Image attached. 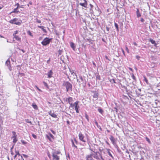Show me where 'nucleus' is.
I'll list each match as a JSON object with an SVG mask.
<instances>
[{
	"instance_id": "59",
	"label": "nucleus",
	"mask_w": 160,
	"mask_h": 160,
	"mask_svg": "<svg viewBox=\"0 0 160 160\" xmlns=\"http://www.w3.org/2000/svg\"><path fill=\"white\" fill-rule=\"evenodd\" d=\"M92 63H93V64L96 67V64L94 62H93Z\"/></svg>"
},
{
	"instance_id": "13",
	"label": "nucleus",
	"mask_w": 160,
	"mask_h": 160,
	"mask_svg": "<svg viewBox=\"0 0 160 160\" xmlns=\"http://www.w3.org/2000/svg\"><path fill=\"white\" fill-rule=\"evenodd\" d=\"M110 139L112 143L113 144H114L115 142V139L112 136H110Z\"/></svg>"
},
{
	"instance_id": "45",
	"label": "nucleus",
	"mask_w": 160,
	"mask_h": 160,
	"mask_svg": "<svg viewBox=\"0 0 160 160\" xmlns=\"http://www.w3.org/2000/svg\"><path fill=\"white\" fill-rule=\"evenodd\" d=\"M22 155L25 158H27L28 157V155H27L23 154Z\"/></svg>"
},
{
	"instance_id": "56",
	"label": "nucleus",
	"mask_w": 160,
	"mask_h": 160,
	"mask_svg": "<svg viewBox=\"0 0 160 160\" xmlns=\"http://www.w3.org/2000/svg\"><path fill=\"white\" fill-rule=\"evenodd\" d=\"M133 44L136 46H137V44L136 42H133Z\"/></svg>"
},
{
	"instance_id": "52",
	"label": "nucleus",
	"mask_w": 160,
	"mask_h": 160,
	"mask_svg": "<svg viewBox=\"0 0 160 160\" xmlns=\"http://www.w3.org/2000/svg\"><path fill=\"white\" fill-rule=\"evenodd\" d=\"M50 59L49 58V59L48 60L47 62V63H48V64H49L50 63Z\"/></svg>"
},
{
	"instance_id": "33",
	"label": "nucleus",
	"mask_w": 160,
	"mask_h": 160,
	"mask_svg": "<svg viewBox=\"0 0 160 160\" xmlns=\"http://www.w3.org/2000/svg\"><path fill=\"white\" fill-rule=\"evenodd\" d=\"M59 55H61L62 52V50H59L58 51Z\"/></svg>"
},
{
	"instance_id": "62",
	"label": "nucleus",
	"mask_w": 160,
	"mask_h": 160,
	"mask_svg": "<svg viewBox=\"0 0 160 160\" xmlns=\"http://www.w3.org/2000/svg\"><path fill=\"white\" fill-rule=\"evenodd\" d=\"M112 80H113V82H114V83H115L116 82H115V80L114 79H113Z\"/></svg>"
},
{
	"instance_id": "57",
	"label": "nucleus",
	"mask_w": 160,
	"mask_h": 160,
	"mask_svg": "<svg viewBox=\"0 0 160 160\" xmlns=\"http://www.w3.org/2000/svg\"><path fill=\"white\" fill-rule=\"evenodd\" d=\"M16 87H17V90L18 91V88L20 90V88H19V86L18 85H17L16 86Z\"/></svg>"
},
{
	"instance_id": "63",
	"label": "nucleus",
	"mask_w": 160,
	"mask_h": 160,
	"mask_svg": "<svg viewBox=\"0 0 160 160\" xmlns=\"http://www.w3.org/2000/svg\"><path fill=\"white\" fill-rule=\"evenodd\" d=\"M17 154H16V155L14 156V158H15L17 157Z\"/></svg>"
},
{
	"instance_id": "47",
	"label": "nucleus",
	"mask_w": 160,
	"mask_h": 160,
	"mask_svg": "<svg viewBox=\"0 0 160 160\" xmlns=\"http://www.w3.org/2000/svg\"><path fill=\"white\" fill-rule=\"evenodd\" d=\"M74 141L75 142L76 144H78V141L76 140V139L75 138H74Z\"/></svg>"
},
{
	"instance_id": "41",
	"label": "nucleus",
	"mask_w": 160,
	"mask_h": 160,
	"mask_svg": "<svg viewBox=\"0 0 160 160\" xmlns=\"http://www.w3.org/2000/svg\"><path fill=\"white\" fill-rule=\"evenodd\" d=\"M18 33V31H16L13 34V35H16V34Z\"/></svg>"
},
{
	"instance_id": "22",
	"label": "nucleus",
	"mask_w": 160,
	"mask_h": 160,
	"mask_svg": "<svg viewBox=\"0 0 160 160\" xmlns=\"http://www.w3.org/2000/svg\"><path fill=\"white\" fill-rule=\"evenodd\" d=\"M98 96V93H94V95H93V97L94 98L97 99Z\"/></svg>"
},
{
	"instance_id": "8",
	"label": "nucleus",
	"mask_w": 160,
	"mask_h": 160,
	"mask_svg": "<svg viewBox=\"0 0 160 160\" xmlns=\"http://www.w3.org/2000/svg\"><path fill=\"white\" fill-rule=\"evenodd\" d=\"M83 2H81L79 3V5L82 6L84 7V8H87L88 5V3L86 0H83Z\"/></svg>"
},
{
	"instance_id": "3",
	"label": "nucleus",
	"mask_w": 160,
	"mask_h": 160,
	"mask_svg": "<svg viewBox=\"0 0 160 160\" xmlns=\"http://www.w3.org/2000/svg\"><path fill=\"white\" fill-rule=\"evenodd\" d=\"M52 38H45L41 42V44L44 45L46 46L49 44L50 41Z\"/></svg>"
},
{
	"instance_id": "55",
	"label": "nucleus",
	"mask_w": 160,
	"mask_h": 160,
	"mask_svg": "<svg viewBox=\"0 0 160 160\" xmlns=\"http://www.w3.org/2000/svg\"><path fill=\"white\" fill-rule=\"evenodd\" d=\"M67 123L68 125H69V124H70V122H69V121H68V120H67Z\"/></svg>"
},
{
	"instance_id": "35",
	"label": "nucleus",
	"mask_w": 160,
	"mask_h": 160,
	"mask_svg": "<svg viewBox=\"0 0 160 160\" xmlns=\"http://www.w3.org/2000/svg\"><path fill=\"white\" fill-rule=\"evenodd\" d=\"M32 136L35 139H36L37 138V136L34 134H32Z\"/></svg>"
},
{
	"instance_id": "64",
	"label": "nucleus",
	"mask_w": 160,
	"mask_h": 160,
	"mask_svg": "<svg viewBox=\"0 0 160 160\" xmlns=\"http://www.w3.org/2000/svg\"><path fill=\"white\" fill-rule=\"evenodd\" d=\"M129 69L131 70H132V69L130 68H129Z\"/></svg>"
},
{
	"instance_id": "26",
	"label": "nucleus",
	"mask_w": 160,
	"mask_h": 160,
	"mask_svg": "<svg viewBox=\"0 0 160 160\" xmlns=\"http://www.w3.org/2000/svg\"><path fill=\"white\" fill-rule=\"evenodd\" d=\"M27 32V33L31 37H32L33 36L32 33L29 30Z\"/></svg>"
},
{
	"instance_id": "40",
	"label": "nucleus",
	"mask_w": 160,
	"mask_h": 160,
	"mask_svg": "<svg viewBox=\"0 0 160 160\" xmlns=\"http://www.w3.org/2000/svg\"><path fill=\"white\" fill-rule=\"evenodd\" d=\"M22 141V143L24 145H25L27 143V142L25 141Z\"/></svg>"
},
{
	"instance_id": "27",
	"label": "nucleus",
	"mask_w": 160,
	"mask_h": 160,
	"mask_svg": "<svg viewBox=\"0 0 160 160\" xmlns=\"http://www.w3.org/2000/svg\"><path fill=\"white\" fill-rule=\"evenodd\" d=\"M71 142H72V146H73V147H75V148H77V147L75 145L73 140L72 139H71Z\"/></svg>"
},
{
	"instance_id": "49",
	"label": "nucleus",
	"mask_w": 160,
	"mask_h": 160,
	"mask_svg": "<svg viewBox=\"0 0 160 160\" xmlns=\"http://www.w3.org/2000/svg\"><path fill=\"white\" fill-rule=\"evenodd\" d=\"M105 58H106V59L108 60H109V61H110V59L108 58V56H107L106 55V56H105Z\"/></svg>"
},
{
	"instance_id": "29",
	"label": "nucleus",
	"mask_w": 160,
	"mask_h": 160,
	"mask_svg": "<svg viewBox=\"0 0 160 160\" xmlns=\"http://www.w3.org/2000/svg\"><path fill=\"white\" fill-rule=\"evenodd\" d=\"M85 118H86V119H87V121L88 122L89 121V117L86 113H85Z\"/></svg>"
},
{
	"instance_id": "36",
	"label": "nucleus",
	"mask_w": 160,
	"mask_h": 160,
	"mask_svg": "<svg viewBox=\"0 0 160 160\" xmlns=\"http://www.w3.org/2000/svg\"><path fill=\"white\" fill-rule=\"evenodd\" d=\"M96 78L97 79H98L99 80H100L101 79V77H100V75H97L96 76Z\"/></svg>"
},
{
	"instance_id": "6",
	"label": "nucleus",
	"mask_w": 160,
	"mask_h": 160,
	"mask_svg": "<svg viewBox=\"0 0 160 160\" xmlns=\"http://www.w3.org/2000/svg\"><path fill=\"white\" fill-rule=\"evenodd\" d=\"M17 19L15 18L13 19L10 20L9 22L10 23L19 25L20 24V22H17Z\"/></svg>"
},
{
	"instance_id": "5",
	"label": "nucleus",
	"mask_w": 160,
	"mask_h": 160,
	"mask_svg": "<svg viewBox=\"0 0 160 160\" xmlns=\"http://www.w3.org/2000/svg\"><path fill=\"white\" fill-rule=\"evenodd\" d=\"M94 157L97 160H104L101 154L99 152H97L96 153V154Z\"/></svg>"
},
{
	"instance_id": "48",
	"label": "nucleus",
	"mask_w": 160,
	"mask_h": 160,
	"mask_svg": "<svg viewBox=\"0 0 160 160\" xmlns=\"http://www.w3.org/2000/svg\"><path fill=\"white\" fill-rule=\"evenodd\" d=\"M136 58L138 59L139 60L140 58V57L139 56L137 55L136 56Z\"/></svg>"
},
{
	"instance_id": "42",
	"label": "nucleus",
	"mask_w": 160,
	"mask_h": 160,
	"mask_svg": "<svg viewBox=\"0 0 160 160\" xmlns=\"http://www.w3.org/2000/svg\"><path fill=\"white\" fill-rule=\"evenodd\" d=\"M126 50L127 52L128 53H129V49H128V48L127 47V46H126Z\"/></svg>"
},
{
	"instance_id": "16",
	"label": "nucleus",
	"mask_w": 160,
	"mask_h": 160,
	"mask_svg": "<svg viewBox=\"0 0 160 160\" xmlns=\"http://www.w3.org/2000/svg\"><path fill=\"white\" fill-rule=\"evenodd\" d=\"M136 14L137 17L138 18L140 17L141 16V14L138 8L137 9Z\"/></svg>"
},
{
	"instance_id": "9",
	"label": "nucleus",
	"mask_w": 160,
	"mask_h": 160,
	"mask_svg": "<svg viewBox=\"0 0 160 160\" xmlns=\"http://www.w3.org/2000/svg\"><path fill=\"white\" fill-rule=\"evenodd\" d=\"M5 64L6 65L8 68L10 70H11V67L10 66V61L9 59H8L5 62Z\"/></svg>"
},
{
	"instance_id": "46",
	"label": "nucleus",
	"mask_w": 160,
	"mask_h": 160,
	"mask_svg": "<svg viewBox=\"0 0 160 160\" xmlns=\"http://www.w3.org/2000/svg\"><path fill=\"white\" fill-rule=\"evenodd\" d=\"M16 154H17V155H18V156H20V154L19 153V152L18 151H16Z\"/></svg>"
},
{
	"instance_id": "30",
	"label": "nucleus",
	"mask_w": 160,
	"mask_h": 160,
	"mask_svg": "<svg viewBox=\"0 0 160 160\" xmlns=\"http://www.w3.org/2000/svg\"><path fill=\"white\" fill-rule=\"evenodd\" d=\"M43 83L45 86H46L48 88H49V86L46 82H43Z\"/></svg>"
},
{
	"instance_id": "10",
	"label": "nucleus",
	"mask_w": 160,
	"mask_h": 160,
	"mask_svg": "<svg viewBox=\"0 0 160 160\" xmlns=\"http://www.w3.org/2000/svg\"><path fill=\"white\" fill-rule=\"evenodd\" d=\"M52 156L53 157V160H59V157L55 153H52Z\"/></svg>"
},
{
	"instance_id": "39",
	"label": "nucleus",
	"mask_w": 160,
	"mask_h": 160,
	"mask_svg": "<svg viewBox=\"0 0 160 160\" xmlns=\"http://www.w3.org/2000/svg\"><path fill=\"white\" fill-rule=\"evenodd\" d=\"M53 153H55L56 155L59 154L60 153V152L58 151H57L55 152H53Z\"/></svg>"
},
{
	"instance_id": "31",
	"label": "nucleus",
	"mask_w": 160,
	"mask_h": 160,
	"mask_svg": "<svg viewBox=\"0 0 160 160\" xmlns=\"http://www.w3.org/2000/svg\"><path fill=\"white\" fill-rule=\"evenodd\" d=\"M145 138H146V141L148 142L149 143H151V141H150V140L149 138H147V137H146Z\"/></svg>"
},
{
	"instance_id": "11",
	"label": "nucleus",
	"mask_w": 160,
	"mask_h": 160,
	"mask_svg": "<svg viewBox=\"0 0 160 160\" xmlns=\"http://www.w3.org/2000/svg\"><path fill=\"white\" fill-rule=\"evenodd\" d=\"M86 160H94L93 158V155L90 154L86 156Z\"/></svg>"
},
{
	"instance_id": "4",
	"label": "nucleus",
	"mask_w": 160,
	"mask_h": 160,
	"mask_svg": "<svg viewBox=\"0 0 160 160\" xmlns=\"http://www.w3.org/2000/svg\"><path fill=\"white\" fill-rule=\"evenodd\" d=\"M78 137L80 141L83 142H86V138L81 132H80L79 133Z\"/></svg>"
},
{
	"instance_id": "38",
	"label": "nucleus",
	"mask_w": 160,
	"mask_h": 160,
	"mask_svg": "<svg viewBox=\"0 0 160 160\" xmlns=\"http://www.w3.org/2000/svg\"><path fill=\"white\" fill-rule=\"evenodd\" d=\"M36 22L38 23H40L41 22V21L40 20L38 19L37 18L36 19Z\"/></svg>"
},
{
	"instance_id": "53",
	"label": "nucleus",
	"mask_w": 160,
	"mask_h": 160,
	"mask_svg": "<svg viewBox=\"0 0 160 160\" xmlns=\"http://www.w3.org/2000/svg\"><path fill=\"white\" fill-rule=\"evenodd\" d=\"M3 7V6L1 4H0V10L2 9Z\"/></svg>"
},
{
	"instance_id": "51",
	"label": "nucleus",
	"mask_w": 160,
	"mask_h": 160,
	"mask_svg": "<svg viewBox=\"0 0 160 160\" xmlns=\"http://www.w3.org/2000/svg\"><path fill=\"white\" fill-rule=\"evenodd\" d=\"M141 21L142 22H143L144 21V20L142 18L141 19Z\"/></svg>"
},
{
	"instance_id": "37",
	"label": "nucleus",
	"mask_w": 160,
	"mask_h": 160,
	"mask_svg": "<svg viewBox=\"0 0 160 160\" xmlns=\"http://www.w3.org/2000/svg\"><path fill=\"white\" fill-rule=\"evenodd\" d=\"M98 111L101 113H102L103 112V110L101 109H98Z\"/></svg>"
},
{
	"instance_id": "17",
	"label": "nucleus",
	"mask_w": 160,
	"mask_h": 160,
	"mask_svg": "<svg viewBox=\"0 0 160 160\" xmlns=\"http://www.w3.org/2000/svg\"><path fill=\"white\" fill-rule=\"evenodd\" d=\"M38 27L40 28L45 33L47 32V31L45 29L44 27V26H38Z\"/></svg>"
},
{
	"instance_id": "61",
	"label": "nucleus",
	"mask_w": 160,
	"mask_h": 160,
	"mask_svg": "<svg viewBox=\"0 0 160 160\" xmlns=\"http://www.w3.org/2000/svg\"><path fill=\"white\" fill-rule=\"evenodd\" d=\"M106 143L108 145H110L109 143L107 141H106Z\"/></svg>"
},
{
	"instance_id": "50",
	"label": "nucleus",
	"mask_w": 160,
	"mask_h": 160,
	"mask_svg": "<svg viewBox=\"0 0 160 160\" xmlns=\"http://www.w3.org/2000/svg\"><path fill=\"white\" fill-rule=\"evenodd\" d=\"M17 47L18 49H19V50H20V48L19 47V44H17Z\"/></svg>"
},
{
	"instance_id": "18",
	"label": "nucleus",
	"mask_w": 160,
	"mask_h": 160,
	"mask_svg": "<svg viewBox=\"0 0 160 160\" xmlns=\"http://www.w3.org/2000/svg\"><path fill=\"white\" fill-rule=\"evenodd\" d=\"M70 45L71 47L73 49V50H75L76 47L74 44L73 42H71L70 43Z\"/></svg>"
},
{
	"instance_id": "58",
	"label": "nucleus",
	"mask_w": 160,
	"mask_h": 160,
	"mask_svg": "<svg viewBox=\"0 0 160 160\" xmlns=\"http://www.w3.org/2000/svg\"><path fill=\"white\" fill-rule=\"evenodd\" d=\"M27 122L29 123H31V121H29L28 120V119L27 120Z\"/></svg>"
},
{
	"instance_id": "44",
	"label": "nucleus",
	"mask_w": 160,
	"mask_h": 160,
	"mask_svg": "<svg viewBox=\"0 0 160 160\" xmlns=\"http://www.w3.org/2000/svg\"><path fill=\"white\" fill-rule=\"evenodd\" d=\"M121 49H122V52L123 55L124 56H125V52H124V50H123V49L122 48Z\"/></svg>"
},
{
	"instance_id": "2",
	"label": "nucleus",
	"mask_w": 160,
	"mask_h": 160,
	"mask_svg": "<svg viewBox=\"0 0 160 160\" xmlns=\"http://www.w3.org/2000/svg\"><path fill=\"white\" fill-rule=\"evenodd\" d=\"M78 101H76L73 104H71L70 105L71 107H74V109L75 110H76V112L77 113H79V109L80 108L78 104Z\"/></svg>"
},
{
	"instance_id": "60",
	"label": "nucleus",
	"mask_w": 160,
	"mask_h": 160,
	"mask_svg": "<svg viewBox=\"0 0 160 160\" xmlns=\"http://www.w3.org/2000/svg\"><path fill=\"white\" fill-rule=\"evenodd\" d=\"M95 124H96V125H97V126H98V123L96 121V122H95Z\"/></svg>"
},
{
	"instance_id": "19",
	"label": "nucleus",
	"mask_w": 160,
	"mask_h": 160,
	"mask_svg": "<svg viewBox=\"0 0 160 160\" xmlns=\"http://www.w3.org/2000/svg\"><path fill=\"white\" fill-rule=\"evenodd\" d=\"M32 106L35 109L38 110V107L35 103H33L32 104Z\"/></svg>"
},
{
	"instance_id": "54",
	"label": "nucleus",
	"mask_w": 160,
	"mask_h": 160,
	"mask_svg": "<svg viewBox=\"0 0 160 160\" xmlns=\"http://www.w3.org/2000/svg\"><path fill=\"white\" fill-rule=\"evenodd\" d=\"M36 88L39 91H41V89H40L37 86H35Z\"/></svg>"
},
{
	"instance_id": "25",
	"label": "nucleus",
	"mask_w": 160,
	"mask_h": 160,
	"mask_svg": "<svg viewBox=\"0 0 160 160\" xmlns=\"http://www.w3.org/2000/svg\"><path fill=\"white\" fill-rule=\"evenodd\" d=\"M144 80L146 82V83L147 84H148L149 83H148V80L147 79L146 77L145 76H144Z\"/></svg>"
},
{
	"instance_id": "14",
	"label": "nucleus",
	"mask_w": 160,
	"mask_h": 160,
	"mask_svg": "<svg viewBox=\"0 0 160 160\" xmlns=\"http://www.w3.org/2000/svg\"><path fill=\"white\" fill-rule=\"evenodd\" d=\"M49 114L52 117L54 118H57V115L53 112H52V111H50L49 112Z\"/></svg>"
},
{
	"instance_id": "21",
	"label": "nucleus",
	"mask_w": 160,
	"mask_h": 160,
	"mask_svg": "<svg viewBox=\"0 0 160 160\" xmlns=\"http://www.w3.org/2000/svg\"><path fill=\"white\" fill-rule=\"evenodd\" d=\"M14 36V39L17 40L18 41L20 40V38H19L18 36L17 35H13Z\"/></svg>"
},
{
	"instance_id": "23",
	"label": "nucleus",
	"mask_w": 160,
	"mask_h": 160,
	"mask_svg": "<svg viewBox=\"0 0 160 160\" xmlns=\"http://www.w3.org/2000/svg\"><path fill=\"white\" fill-rule=\"evenodd\" d=\"M106 150L108 152V153L109 155L111 156V157H112V155L111 154V152H110V149H106Z\"/></svg>"
},
{
	"instance_id": "43",
	"label": "nucleus",
	"mask_w": 160,
	"mask_h": 160,
	"mask_svg": "<svg viewBox=\"0 0 160 160\" xmlns=\"http://www.w3.org/2000/svg\"><path fill=\"white\" fill-rule=\"evenodd\" d=\"M51 131L53 134H56V132L52 130H51Z\"/></svg>"
},
{
	"instance_id": "28",
	"label": "nucleus",
	"mask_w": 160,
	"mask_h": 160,
	"mask_svg": "<svg viewBox=\"0 0 160 160\" xmlns=\"http://www.w3.org/2000/svg\"><path fill=\"white\" fill-rule=\"evenodd\" d=\"M5 104V102H2V101H0V105L1 106H3Z\"/></svg>"
},
{
	"instance_id": "12",
	"label": "nucleus",
	"mask_w": 160,
	"mask_h": 160,
	"mask_svg": "<svg viewBox=\"0 0 160 160\" xmlns=\"http://www.w3.org/2000/svg\"><path fill=\"white\" fill-rule=\"evenodd\" d=\"M49 136L47 135V137L50 141H52L54 139V136L50 133H49Z\"/></svg>"
},
{
	"instance_id": "32",
	"label": "nucleus",
	"mask_w": 160,
	"mask_h": 160,
	"mask_svg": "<svg viewBox=\"0 0 160 160\" xmlns=\"http://www.w3.org/2000/svg\"><path fill=\"white\" fill-rule=\"evenodd\" d=\"M12 138H14L13 139V142L14 143L16 142L17 141V140L16 139V137H15V136H14L12 137Z\"/></svg>"
},
{
	"instance_id": "15",
	"label": "nucleus",
	"mask_w": 160,
	"mask_h": 160,
	"mask_svg": "<svg viewBox=\"0 0 160 160\" xmlns=\"http://www.w3.org/2000/svg\"><path fill=\"white\" fill-rule=\"evenodd\" d=\"M52 70H50L49 72H48V78H50L52 77Z\"/></svg>"
},
{
	"instance_id": "20",
	"label": "nucleus",
	"mask_w": 160,
	"mask_h": 160,
	"mask_svg": "<svg viewBox=\"0 0 160 160\" xmlns=\"http://www.w3.org/2000/svg\"><path fill=\"white\" fill-rule=\"evenodd\" d=\"M149 41L151 42L152 44H154L155 45H156V44L155 42V41L154 40L151 38H150L149 40Z\"/></svg>"
},
{
	"instance_id": "7",
	"label": "nucleus",
	"mask_w": 160,
	"mask_h": 160,
	"mask_svg": "<svg viewBox=\"0 0 160 160\" xmlns=\"http://www.w3.org/2000/svg\"><path fill=\"white\" fill-rule=\"evenodd\" d=\"M17 7L14 8L13 11L10 13V14L12 13H19V11L18 10V8L19 7V4L18 3H17Z\"/></svg>"
},
{
	"instance_id": "34",
	"label": "nucleus",
	"mask_w": 160,
	"mask_h": 160,
	"mask_svg": "<svg viewBox=\"0 0 160 160\" xmlns=\"http://www.w3.org/2000/svg\"><path fill=\"white\" fill-rule=\"evenodd\" d=\"M132 78L134 80H136V77L133 74L132 75Z\"/></svg>"
},
{
	"instance_id": "1",
	"label": "nucleus",
	"mask_w": 160,
	"mask_h": 160,
	"mask_svg": "<svg viewBox=\"0 0 160 160\" xmlns=\"http://www.w3.org/2000/svg\"><path fill=\"white\" fill-rule=\"evenodd\" d=\"M63 85L65 86L66 88L67 92L69 91H72V86L71 84L68 81H64Z\"/></svg>"
},
{
	"instance_id": "24",
	"label": "nucleus",
	"mask_w": 160,
	"mask_h": 160,
	"mask_svg": "<svg viewBox=\"0 0 160 160\" xmlns=\"http://www.w3.org/2000/svg\"><path fill=\"white\" fill-rule=\"evenodd\" d=\"M114 25H115V27L117 29V31H119V28H118V24L116 22H115L114 23Z\"/></svg>"
}]
</instances>
